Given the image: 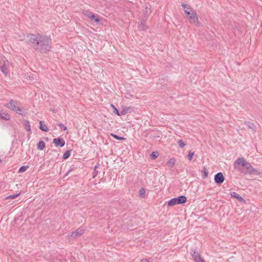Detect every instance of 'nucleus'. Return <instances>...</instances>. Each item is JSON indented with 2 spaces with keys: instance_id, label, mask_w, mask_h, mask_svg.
Returning a JSON list of instances; mask_svg holds the SVG:
<instances>
[{
  "instance_id": "obj_1",
  "label": "nucleus",
  "mask_w": 262,
  "mask_h": 262,
  "mask_svg": "<svg viewBox=\"0 0 262 262\" xmlns=\"http://www.w3.org/2000/svg\"><path fill=\"white\" fill-rule=\"evenodd\" d=\"M29 41L34 50L42 53H47L52 48L51 39L43 34H31Z\"/></svg>"
},
{
  "instance_id": "obj_2",
  "label": "nucleus",
  "mask_w": 262,
  "mask_h": 262,
  "mask_svg": "<svg viewBox=\"0 0 262 262\" xmlns=\"http://www.w3.org/2000/svg\"><path fill=\"white\" fill-rule=\"evenodd\" d=\"M234 168L245 174H249L253 166L244 158H238L234 162Z\"/></svg>"
},
{
  "instance_id": "obj_3",
  "label": "nucleus",
  "mask_w": 262,
  "mask_h": 262,
  "mask_svg": "<svg viewBox=\"0 0 262 262\" xmlns=\"http://www.w3.org/2000/svg\"><path fill=\"white\" fill-rule=\"evenodd\" d=\"M186 201L187 198L185 196L180 195L171 199L167 202V204L169 206H173L176 205L183 204Z\"/></svg>"
},
{
  "instance_id": "obj_4",
  "label": "nucleus",
  "mask_w": 262,
  "mask_h": 262,
  "mask_svg": "<svg viewBox=\"0 0 262 262\" xmlns=\"http://www.w3.org/2000/svg\"><path fill=\"white\" fill-rule=\"evenodd\" d=\"M84 232V230L79 228L74 231L71 232L68 235L69 238H76L77 237L82 235Z\"/></svg>"
},
{
  "instance_id": "obj_5",
  "label": "nucleus",
  "mask_w": 262,
  "mask_h": 262,
  "mask_svg": "<svg viewBox=\"0 0 262 262\" xmlns=\"http://www.w3.org/2000/svg\"><path fill=\"white\" fill-rule=\"evenodd\" d=\"M190 253L195 262H203L205 260L195 249L191 250Z\"/></svg>"
},
{
  "instance_id": "obj_6",
  "label": "nucleus",
  "mask_w": 262,
  "mask_h": 262,
  "mask_svg": "<svg viewBox=\"0 0 262 262\" xmlns=\"http://www.w3.org/2000/svg\"><path fill=\"white\" fill-rule=\"evenodd\" d=\"M225 177L221 172H217L215 174L214 180L215 183L217 185L222 184L225 181Z\"/></svg>"
},
{
  "instance_id": "obj_7",
  "label": "nucleus",
  "mask_w": 262,
  "mask_h": 262,
  "mask_svg": "<svg viewBox=\"0 0 262 262\" xmlns=\"http://www.w3.org/2000/svg\"><path fill=\"white\" fill-rule=\"evenodd\" d=\"M189 16V19L191 23H193L196 26H199L200 25L197 14L194 11L191 13V14Z\"/></svg>"
},
{
  "instance_id": "obj_8",
  "label": "nucleus",
  "mask_w": 262,
  "mask_h": 262,
  "mask_svg": "<svg viewBox=\"0 0 262 262\" xmlns=\"http://www.w3.org/2000/svg\"><path fill=\"white\" fill-rule=\"evenodd\" d=\"M53 143L54 144V145L57 147H63L65 144V141L62 138H54L53 140Z\"/></svg>"
},
{
  "instance_id": "obj_9",
  "label": "nucleus",
  "mask_w": 262,
  "mask_h": 262,
  "mask_svg": "<svg viewBox=\"0 0 262 262\" xmlns=\"http://www.w3.org/2000/svg\"><path fill=\"white\" fill-rule=\"evenodd\" d=\"M17 101L11 99L8 103L5 104V106L14 111L17 107Z\"/></svg>"
},
{
  "instance_id": "obj_10",
  "label": "nucleus",
  "mask_w": 262,
  "mask_h": 262,
  "mask_svg": "<svg viewBox=\"0 0 262 262\" xmlns=\"http://www.w3.org/2000/svg\"><path fill=\"white\" fill-rule=\"evenodd\" d=\"M181 6L184 9L185 14L187 15H190L191 13L194 11L189 5L182 4Z\"/></svg>"
},
{
  "instance_id": "obj_11",
  "label": "nucleus",
  "mask_w": 262,
  "mask_h": 262,
  "mask_svg": "<svg viewBox=\"0 0 262 262\" xmlns=\"http://www.w3.org/2000/svg\"><path fill=\"white\" fill-rule=\"evenodd\" d=\"M230 195L232 198L236 199L239 202H245L244 198L235 192H231L230 193Z\"/></svg>"
},
{
  "instance_id": "obj_12",
  "label": "nucleus",
  "mask_w": 262,
  "mask_h": 262,
  "mask_svg": "<svg viewBox=\"0 0 262 262\" xmlns=\"http://www.w3.org/2000/svg\"><path fill=\"white\" fill-rule=\"evenodd\" d=\"M0 118L4 120L8 121L10 120V116L9 114L5 112H3V111H2L0 113Z\"/></svg>"
},
{
  "instance_id": "obj_13",
  "label": "nucleus",
  "mask_w": 262,
  "mask_h": 262,
  "mask_svg": "<svg viewBox=\"0 0 262 262\" xmlns=\"http://www.w3.org/2000/svg\"><path fill=\"white\" fill-rule=\"evenodd\" d=\"M3 62H4V63H3V65L0 66V69H1V71L6 76H7L8 73L7 66L6 64V62H5V60H4Z\"/></svg>"
},
{
  "instance_id": "obj_14",
  "label": "nucleus",
  "mask_w": 262,
  "mask_h": 262,
  "mask_svg": "<svg viewBox=\"0 0 262 262\" xmlns=\"http://www.w3.org/2000/svg\"><path fill=\"white\" fill-rule=\"evenodd\" d=\"M138 27L141 30H146L147 29V26H146L145 19H143L141 23L139 25Z\"/></svg>"
},
{
  "instance_id": "obj_15",
  "label": "nucleus",
  "mask_w": 262,
  "mask_h": 262,
  "mask_svg": "<svg viewBox=\"0 0 262 262\" xmlns=\"http://www.w3.org/2000/svg\"><path fill=\"white\" fill-rule=\"evenodd\" d=\"M244 124H246L249 128H250L253 131L256 130V126L252 122L249 121H245Z\"/></svg>"
},
{
  "instance_id": "obj_16",
  "label": "nucleus",
  "mask_w": 262,
  "mask_h": 262,
  "mask_svg": "<svg viewBox=\"0 0 262 262\" xmlns=\"http://www.w3.org/2000/svg\"><path fill=\"white\" fill-rule=\"evenodd\" d=\"M39 128L43 132H47L49 131L48 127L46 125L43 124V122L42 121L39 122Z\"/></svg>"
},
{
  "instance_id": "obj_17",
  "label": "nucleus",
  "mask_w": 262,
  "mask_h": 262,
  "mask_svg": "<svg viewBox=\"0 0 262 262\" xmlns=\"http://www.w3.org/2000/svg\"><path fill=\"white\" fill-rule=\"evenodd\" d=\"M201 173L202 174V177L203 179H206L208 176V171L206 167H203L202 170H201Z\"/></svg>"
},
{
  "instance_id": "obj_18",
  "label": "nucleus",
  "mask_w": 262,
  "mask_h": 262,
  "mask_svg": "<svg viewBox=\"0 0 262 262\" xmlns=\"http://www.w3.org/2000/svg\"><path fill=\"white\" fill-rule=\"evenodd\" d=\"M176 161V160L174 158L170 159L167 163V166L170 168L173 167L175 164Z\"/></svg>"
},
{
  "instance_id": "obj_19",
  "label": "nucleus",
  "mask_w": 262,
  "mask_h": 262,
  "mask_svg": "<svg viewBox=\"0 0 262 262\" xmlns=\"http://www.w3.org/2000/svg\"><path fill=\"white\" fill-rule=\"evenodd\" d=\"M14 111L16 112V113L21 115L23 116H25V112H24V110L20 107L17 106V107Z\"/></svg>"
},
{
  "instance_id": "obj_20",
  "label": "nucleus",
  "mask_w": 262,
  "mask_h": 262,
  "mask_svg": "<svg viewBox=\"0 0 262 262\" xmlns=\"http://www.w3.org/2000/svg\"><path fill=\"white\" fill-rule=\"evenodd\" d=\"M89 18L92 20H94L97 23H99L101 20L99 16H96L93 13L91 14Z\"/></svg>"
},
{
  "instance_id": "obj_21",
  "label": "nucleus",
  "mask_w": 262,
  "mask_h": 262,
  "mask_svg": "<svg viewBox=\"0 0 262 262\" xmlns=\"http://www.w3.org/2000/svg\"><path fill=\"white\" fill-rule=\"evenodd\" d=\"M45 147V143L43 141H40L37 144V149L40 150H43Z\"/></svg>"
},
{
  "instance_id": "obj_22",
  "label": "nucleus",
  "mask_w": 262,
  "mask_h": 262,
  "mask_svg": "<svg viewBox=\"0 0 262 262\" xmlns=\"http://www.w3.org/2000/svg\"><path fill=\"white\" fill-rule=\"evenodd\" d=\"M249 174H254L256 176H260L262 175V172L258 171L256 169L254 168H252L251 171L250 172Z\"/></svg>"
},
{
  "instance_id": "obj_23",
  "label": "nucleus",
  "mask_w": 262,
  "mask_h": 262,
  "mask_svg": "<svg viewBox=\"0 0 262 262\" xmlns=\"http://www.w3.org/2000/svg\"><path fill=\"white\" fill-rule=\"evenodd\" d=\"M24 125L26 129L28 131H30L31 130V127L30 125V122L28 120H25L24 121Z\"/></svg>"
},
{
  "instance_id": "obj_24",
  "label": "nucleus",
  "mask_w": 262,
  "mask_h": 262,
  "mask_svg": "<svg viewBox=\"0 0 262 262\" xmlns=\"http://www.w3.org/2000/svg\"><path fill=\"white\" fill-rule=\"evenodd\" d=\"M71 150H67L64 153V154L62 156V158L64 160L66 159H67L68 158L70 157V155H71Z\"/></svg>"
},
{
  "instance_id": "obj_25",
  "label": "nucleus",
  "mask_w": 262,
  "mask_h": 262,
  "mask_svg": "<svg viewBox=\"0 0 262 262\" xmlns=\"http://www.w3.org/2000/svg\"><path fill=\"white\" fill-rule=\"evenodd\" d=\"M145 194V189L144 188H141L139 190V196L141 198H144Z\"/></svg>"
},
{
  "instance_id": "obj_26",
  "label": "nucleus",
  "mask_w": 262,
  "mask_h": 262,
  "mask_svg": "<svg viewBox=\"0 0 262 262\" xmlns=\"http://www.w3.org/2000/svg\"><path fill=\"white\" fill-rule=\"evenodd\" d=\"M194 155V152L191 151V150L189 151L188 154L187 156V158L189 161H191L193 156Z\"/></svg>"
},
{
  "instance_id": "obj_27",
  "label": "nucleus",
  "mask_w": 262,
  "mask_h": 262,
  "mask_svg": "<svg viewBox=\"0 0 262 262\" xmlns=\"http://www.w3.org/2000/svg\"><path fill=\"white\" fill-rule=\"evenodd\" d=\"M178 144L181 148H183L186 145V143L183 140H180L178 142Z\"/></svg>"
},
{
  "instance_id": "obj_28",
  "label": "nucleus",
  "mask_w": 262,
  "mask_h": 262,
  "mask_svg": "<svg viewBox=\"0 0 262 262\" xmlns=\"http://www.w3.org/2000/svg\"><path fill=\"white\" fill-rule=\"evenodd\" d=\"M20 193H18L16 194L9 195L6 198V200L8 199H14L20 195Z\"/></svg>"
},
{
  "instance_id": "obj_29",
  "label": "nucleus",
  "mask_w": 262,
  "mask_h": 262,
  "mask_svg": "<svg viewBox=\"0 0 262 262\" xmlns=\"http://www.w3.org/2000/svg\"><path fill=\"white\" fill-rule=\"evenodd\" d=\"M111 136H113L115 139L119 140H125L126 139L123 137H120L117 135L115 134H111Z\"/></svg>"
},
{
  "instance_id": "obj_30",
  "label": "nucleus",
  "mask_w": 262,
  "mask_h": 262,
  "mask_svg": "<svg viewBox=\"0 0 262 262\" xmlns=\"http://www.w3.org/2000/svg\"><path fill=\"white\" fill-rule=\"evenodd\" d=\"M29 168V166L26 165V166H23L21 167H20L19 169V170H18V172H25L27 170V169Z\"/></svg>"
},
{
  "instance_id": "obj_31",
  "label": "nucleus",
  "mask_w": 262,
  "mask_h": 262,
  "mask_svg": "<svg viewBox=\"0 0 262 262\" xmlns=\"http://www.w3.org/2000/svg\"><path fill=\"white\" fill-rule=\"evenodd\" d=\"M159 156V153L157 151H153L150 155V158L151 159H156Z\"/></svg>"
},
{
  "instance_id": "obj_32",
  "label": "nucleus",
  "mask_w": 262,
  "mask_h": 262,
  "mask_svg": "<svg viewBox=\"0 0 262 262\" xmlns=\"http://www.w3.org/2000/svg\"><path fill=\"white\" fill-rule=\"evenodd\" d=\"M111 106L113 108V113L120 116V113L118 111V109L113 104H111Z\"/></svg>"
},
{
  "instance_id": "obj_33",
  "label": "nucleus",
  "mask_w": 262,
  "mask_h": 262,
  "mask_svg": "<svg viewBox=\"0 0 262 262\" xmlns=\"http://www.w3.org/2000/svg\"><path fill=\"white\" fill-rule=\"evenodd\" d=\"M93 12H92L91 11H89V10H84L83 11V15H84L85 16L88 17L89 18L90 17L91 14H92Z\"/></svg>"
},
{
  "instance_id": "obj_34",
  "label": "nucleus",
  "mask_w": 262,
  "mask_h": 262,
  "mask_svg": "<svg viewBox=\"0 0 262 262\" xmlns=\"http://www.w3.org/2000/svg\"><path fill=\"white\" fill-rule=\"evenodd\" d=\"M77 169V168L75 167V166H74L73 165L72 166V167L68 170L67 173H66V175H68L69 174H70L71 172H72L73 171H74L76 169Z\"/></svg>"
},
{
  "instance_id": "obj_35",
  "label": "nucleus",
  "mask_w": 262,
  "mask_h": 262,
  "mask_svg": "<svg viewBox=\"0 0 262 262\" xmlns=\"http://www.w3.org/2000/svg\"><path fill=\"white\" fill-rule=\"evenodd\" d=\"M128 112V108H124L122 111L120 113V116L124 115Z\"/></svg>"
},
{
  "instance_id": "obj_36",
  "label": "nucleus",
  "mask_w": 262,
  "mask_h": 262,
  "mask_svg": "<svg viewBox=\"0 0 262 262\" xmlns=\"http://www.w3.org/2000/svg\"><path fill=\"white\" fill-rule=\"evenodd\" d=\"M58 126H59L61 128L63 129V130H66L67 129V127L64 125L63 124L61 123H57Z\"/></svg>"
},
{
  "instance_id": "obj_37",
  "label": "nucleus",
  "mask_w": 262,
  "mask_h": 262,
  "mask_svg": "<svg viewBox=\"0 0 262 262\" xmlns=\"http://www.w3.org/2000/svg\"><path fill=\"white\" fill-rule=\"evenodd\" d=\"M142 262H149V261L147 259H143L142 260Z\"/></svg>"
},
{
  "instance_id": "obj_38",
  "label": "nucleus",
  "mask_w": 262,
  "mask_h": 262,
  "mask_svg": "<svg viewBox=\"0 0 262 262\" xmlns=\"http://www.w3.org/2000/svg\"><path fill=\"white\" fill-rule=\"evenodd\" d=\"M203 262H206L205 260H204Z\"/></svg>"
}]
</instances>
